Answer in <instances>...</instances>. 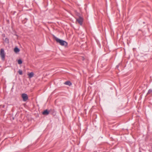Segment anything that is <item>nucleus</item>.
<instances>
[{
	"label": "nucleus",
	"mask_w": 152,
	"mask_h": 152,
	"mask_svg": "<svg viewBox=\"0 0 152 152\" xmlns=\"http://www.w3.org/2000/svg\"><path fill=\"white\" fill-rule=\"evenodd\" d=\"M0 55L2 59L3 60H4L5 59V55L4 50L3 49H1Z\"/></svg>",
	"instance_id": "nucleus-2"
},
{
	"label": "nucleus",
	"mask_w": 152,
	"mask_h": 152,
	"mask_svg": "<svg viewBox=\"0 0 152 152\" xmlns=\"http://www.w3.org/2000/svg\"><path fill=\"white\" fill-rule=\"evenodd\" d=\"M55 39L57 42L60 43L61 45L66 46L67 45V42L63 40L60 39L56 37H55Z\"/></svg>",
	"instance_id": "nucleus-1"
},
{
	"label": "nucleus",
	"mask_w": 152,
	"mask_h": 152,
	"mask_svg": "<svg viewBox=\"0 0 152 152\" xmlns=\"http://www.w3.org/2000/svg\"><path fill=\"white\" fill-rule=\"evenodd\" d=\"M140 152H141V151H140Z\"/></svg>",
	"instance_id": "nucleus-13"
},
{
	"label": "nucleus",
	"mask_w": 152,
	"mask_h": 152,
	"mask_svg": "<svg viewBox=\"0 0 152 152\" xmlns=\"http://www.w3.org/2000/svg\"><path fill=\"white\" fill-rule=\"evenodd\" d=\"M5 41L6 42H8V39L7 38H6Z\"/></svg>",
	"instance_id": "nucleus-11"
},
{
	"label": "nucleus",
	"mask_w": 152,
	"mask_h": 152,
	"mask_svg": "<svg viewBox=\"0 0 152 152\" xmlns=\"http://www.w3.org/2000/svg\"><path fill=\"white\" fill-rule=\"evenodd\" d=\"M18 62L19 64H22V61L21 59H19L18 60Z\"/></svg>",
	"instance_id": "nucleus-9"
},
{
	"label": "nucleus",
	"mask_w": 152,
	"mask_h": 152,
	"mask_svg": "<svg viewBox=\"0 0 152 152\" xmlns=\"http://www.w3.org/2000/svg\"><path fill=\"white\" fill-rule=\"evenodd\" d=\"M18 72L19 73V74L20 75H22L23 74L22 73V71L21 70H19L18 71Z\"/></svg>",
	"instance_id": "nucleus-10"
},
{
	"label": "nucleus",
	"mask_w": 152,
	"mask_h": 152,
	"mask_svg": "<svg viewBox=\"0 0 152 152\" xmlns=\"http://www.w3.org/2000/svg\"><path fill=\"white\" fill-rule=\"evenodd\" d=\"M152 92V90H151L150 89L149 90L148 93H150Z\"/></svg>",
	"instance_id": "nucleus-12"
},
{
	"label": "nucleus",
	"mask_w": 152,
	"mask_h": 152,
	"mask_svg": "<svg viewBox=\"0 0 152 152\" xmlns=\"http://www.w3.org/2000/svg\"><path fill=\"white\" fill-rule=\"evenodd\" d=\"M64 84L70 86L72 85L71 83L69 81H67L65 82Z\"/></svg>",
	"instance_id": "nucleus-7"
},
{
	"label": "nucleus",
	"mask_w": 152,
	"mask_h": 152,
	"mask_svg": "<svg viewBox=\"0 0 152 152\" xmlns=\"http://www.w3.org/2000/svg\"><path fill=\"white\" fill-rule=\"evenodd\" d=\"M14 51H15V53H17L19 52L20 50L18 48L16 47V48H15L14 49Z\"/></svg>",
	"instance_id": "nucleus-8"
},
{
	"label": "nucleus",
	"mask_w": 152,
	"mask_h": 152,
	"mask_svg": "<svg viewBox=\"0 0 152 152\" xmlns=\"http://www.w3.org/2000/svg\"><path fill=\"white\" fill-rule=\"evenodd\" d=\"M28 75L29 78H31L33 76L34 73L33 72H31L28 74Z\"/></svg>",
	"instance_id": "nucleus-6"
},
{
	"label": "nucleus",
	"mask_w": 152,
	"mask_h": 152,
	"mask_svg": "<svg viewBox=\"0 0 152 152\" xmlns=\"http://www.w3.org/2000/svg\"><path fill=\"white\" fill-rule=\"evenodd\" d=\"M49 113V112L47 110H45L44 111L42 114L44 115H48Z\"/></svg>",
	"instance_id": "nucleus-5"
},
{
	"label": "nucleus",
	"mask_w": 152,
	"mask_h": 152,
	"mask_svg": "<svg viewBox=\"0 0 152 152\" xmlns=\"http://www.w3.org/2000/svg\"><path fill=\"white\" fill-rule=\"evenodd\" d=\"M83 20V18L81 17H79L78 18L76 19L77 21L81 25L82 24Z\"/></svg>",
	"instance_id": "nucleus-4"
},
{
	"label": "nucleus",
	"mask_w": 152,
	"mask_h": 152,
	"mask_svg": "<svg viewBox=\"0 0 152 152\" xmlns=\"http://www.w3.org/2000/svg\"><path fill=\"white\" fill-rule=\"evenodd\" d=\"M22 97L23 100L24 101H26L28 99V96L27 95L25 94H22Z\"/></svg>",
	"instance_id": "nucleus-3"
}]
</instances>
